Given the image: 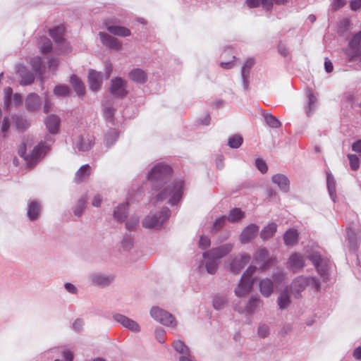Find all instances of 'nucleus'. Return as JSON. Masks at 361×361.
I'll return each mask as SVG.
<instances>
[{
    "instance_id": "f257e3e1",
    "label": "nucleus",
    "mask_w": 361,
    "mask_h": 361,
    "mask_svg": "<svg viewBox=\"0 0 361 361\" xmlns=\"http://www.w3.org/2000/svg\"><path fill=\"white\" fill-rule=\"evenodd\" d=\"M171 168L167 165L157 164L148 174V179L155 190H161L156 196L157 202L168 200L171 204H176L181 198L183 183L176 180L169 183L171 177Z\"/></svg>"
},
{
    "instance_id": "f03ea898",
    "label": "nucleus",
    "mask_w": 361,
    "mask_h": 361,
    "mask_svg": "<svg viewBox=\"0 0 361 361\" xmlns=\"http://www.w3.org/2000/svg\"><path fill=\"white\" fill-rule=\"evenodd\" d=\"M37 47L39 51L45 56L44 60L39 56L32 58L31 59L32 68H56L61 66L58 57L52 54L48 55L53 49L51 41L48 37L44 36L39 37Z\"/></svg>"
},
{
    "instance_id": "7ed1b4c3",
    "label": "nucleus",
    "mask_w": 361,
    "mask_h": 361,
    "mask_svg": "<svg viewBox=\"0 0 361 361\" xmlns=\"http://www.w3.org/2000/svg\"><path fill=\"white\" fill-rule=\"evenodd\" d=\"M64 30L62 27H56L49 30L50 36L55 40L56 46L54 49V54H66L71 51L72 48L68 42L63 39Z\"/></svg>"
},
{
    "instance_id": "20e7f679",
    "label": "nucleus",
    "mask_w": 361,
    "mask_h": 361,
    "mask_svg": "<svg viewBox=\"0 0 361 361\" xmlns=\"http://www.w3.org/2000/svg\"><path fill=\"white\" fill-rule=\"evenodd\" d=\"M255 270V267L250 266L242 276L240 281L235 290V295L238 297H244L250 292L254 283L252 276Z\"/></svg>"
},
{
    "instance_id": "39448f33",
    "label": "nucleus",
    "mask_w": 361,
    "mask_h": 361,
    "mask_svg": "<svg viewBox=\"0 0 361 361\" xmlns=\"http://www.w3.org/2000/svg\"><path fill=\"white\" fill-rule=\"evenodd\" d=\"M332 263L328 259H323L317 255V272L319 273L322 282L329 285L336 281V279L331 276V269Z\"/></svg>"
},
{
    "instance_id": "423d86ee",
    "label": "nucleus",
    "mask_w": 361,
    "mask_h": 361,
    "mask_svg": "<svg viewBox=\"0 0 361 361\" xmlns=\"http://www.w3.org/2000/svg\"><path fill=\"white\" fill-rule=\"evenodd\" d=\"M109 89L114 97L118 98H123L128 93L127 82L121 78H113L111 80Z\"/></svg>"
},
{
    "instance_id": "0eeeda50",
    "label": "nucleus",
    "mask_w": 361,
    "mask_h": 361,
    "mask_svg": "<svg viewBox=\"0 0 361 361\" xmlns=\"http://www.w3.org/2000/svg\"><path fill=\"white\" fill-rule=\"evenodd\" d=\"M150 314L152 317L166 326H175V319L173 315L159 307H153L151 310Z\"/></svg>"
},
{
    "instance_id": "6e6552de",
    "label": "nucleus",
    "mask_w": 361,
    "mask_h": 361,
    "mask_svg": "<svg viewBox=\"0 0 361 361\" xmlns=\"http://www.w3.org/2000/svg\"><path fill=\"white\" fill-rule=\"evenodd\" d=\"M47 146L44 143H39L32 150L31 154L25 157V161L29 167L35 166L37 162L46 154L47 152Z\"/></svg>"
},
{
    "instance_id": "1a4fd4ad",
    "label": "nucleus",
    "mask_w": 361,
    "mask_h": 361,
    "mask_svg": "<svg viewBox=\"0 0 361 361\" xmlns=\"http://www.w3.org/2000/svg\"><path fill=\"white\" fill-rule=\"evenodd\" d=\"M232 249L233 245L231 244H226L221 247L205 252L203 254V257L211 259H219L231 252Z\"/></svg>"
},
{
    "instance_id": "9d476101",
    "label": "nucleus",
    "mask_w": 361,
    "mask_h": 361,
    "mask_svg": "<svg viewBox=\"0 0 361 361\" xmlns=\"http://www.w3.org/2000/svg\"><path fill=\"white\" fill-rule=\"evenodd\" d=\"M98 35L101 42L106 48L118 50L122 46V42L118 39L106 32H100Z\"/></svg>"
},
{
    "instance_id": "9b49d317",
    "label": "nucleus",
    "mask_w": 361,
    "mask_h": 361,
    "mask_svg": "<svg viewBox=\"0 0 361 361\" xmlns=\"http://www.w3.org/2000/svg\"><path fill=\"white\" fill-rule=\"evenodd\" d=\"M250 260V256L247 254H243L233 259L229 265L231 271L235 274L239 273L243 268L248 264Z\"/></svg>"
},
{
    "instance_id": "f8f14e48",
    "label": "nucleus",
    "mask_w": 361,
    "mask_h": 361,
    "mask_svg": "<svg viewBox=\"0 0 361 361\" xmlns=\"http://www.w3.org/2000/svg\"><path fill=\"white\" fill-rule=\"evenodd\" d=\"M286 264L288 269L295 272L305 266L304 257L297 252L293 253L290 256Z\"/></svg>"
},
{
    "instance_id": "ddd939ff",
    "label": "nucleus",
    "mask_w": 361,
    "mask_h": 361,
    "mask_svg": "<svg viewBox=\"0 0 361 361\" xmlns=\"http://www.w3.org/2000/svg\"><path fill=\"white\" fill-rule=\"evenodd\" d=\"M88 80L90 89L95 92L101 87L103 78L100 73L92 69L89 73Z\"/></svg>"
},
{
    "instance_id": "4468645a",
    "label": "nucleus",
    "mask_w": 361,
    "mask_h": 361,
    "mask_svg": "<svg viewBox=\"0 0 361 361\" xmlns=\"http://www.w3.org/2000/svg\"><path fill=\"white\" fill-rule=\"evenodd\" d=\"M259 231V227L255 224H250L247 226L240 235V240L243 243H248L253 239Z\"/></svg>"
},
{
    "instance_id": "2eb2a0df",
    "label": "nucleus",
    "mask_w": 361,
    "mask_h": 361,
    "mask_svg": "<svg viewBox=\"0 0 361 361\" xmlns=\"http://www.w3.org/2000/svg\"><path fill=\"white\" fill-rule=\"evenodd\" d=\"M25 106L29 111H35L41 106L40 97L35 93L29 94L25 99Z\"/></svg>"
},
{
    "instance_id": "dca6fc26",
    "label": "nucleus",
    "mask_w": 361,
    "mask_h": 361,
    "mask_svg": "<svg viewBox=\"0 0 361 361\" xmlns=\"http://www.w3.org/2000/svg\"><path fill=\"white\" fill-rule=\"evenodd\" d=\"M60 122L59 117L54 114L47 116L44 121L47 130L51 134L58 133Z\"/></svg>"
},
{
    "instance_id": "f3484780",
    "label": "nucleus",
    "mask_w": 361,
    "mask_h": 361,
    "mask_svg": "<svg viewBox=\"0 0 361 361\" xmlns=\"http://www.w3.org/2000/svg\"><path fill=\"white\" fill-rule=\"evenodd\" d=\"M114 319L116 322L121 323L123 326L130 330L134 331H138L140 330L139 325L135 322L124 315L116 314L114 316Z\"/></svg>"
},
{
    "instance_id": "a211bd4d",
    "label": "nucleus",
    "mask_w": 361,
    "mask_h": 361,
    "mask_svg": "<svg viewBox=\"0 0 361 361\" xmlns=\"http://www.w3.org/2000/svg\"><path fill=\"white\" fill-rule=\"evenodd\" d=\"M94 144V138L92 135H87L81 136L79 140L78 146L81 151L89 150Z\"/></svg>"
},
{
    "instance_id": "6ab92c4d",
    "label": "nucleus",
    "mask_w": 361,
    "mask_h": 361,
    "mask_svg": "<svg viewBox=\"0 0 361 361\" xmlns=\"http://www.w3.org/2000/svg\"><path fill=\"white\" fill-rule=\"evenodd\" d=\"M307 286V280L304 277H298L295 279L291 283V290L293 294L298 295Z\"/></svg>"
},
{
    "instance_id": "aec40b11",
    "label": "nucleus",
    "mask_w": 361,
    "mask_h": 361,
    "mask_svg": "<svg viewBox=\"0 0 361 361\" xmlns=\"http://www.w3.org/2000/svg\"><path fill=\"white\" fill-rule=\"evenodd\" d=\"M284 243L286 245H293L298 243V233L294 228L288 229L283 235Z\"/></svg>"
},
{
    "instance_id": "412c9836",
    "label": "nucleus",
    "mask_w": 361,
    "mask_h": 361,
    "mask_svg": "<svg viewBox=\"0 0 361 361\" xmlns=\"http://www.w3.org/2000/svg\"><path fill=\"white\" fill-rule=\"evenodd\" d=\"M91 173V167L88 164L82 166L76 172L75 180L76 183L83 182Z\"/></svg>"
},
{
    "instance_id": "4be33fe9",
    "label": "nucleus",
    "mask_w": 361,
    "mask_h": 361,
    "mask_svg": "<svg viewBox=\"0 0 361 361\" xmlns=\"http://www.w3.org/2000/svg\"><path fill=\"white\" fill-rule=\"evenodd\" d=\"M107 30L111 34L120 37H128L131 34L128 28L123 26L109 25L107 26Z\"/></svg>"
},
{
    "instance_id": "5701e85b",
    "label": "nucleus",
    "mask_w": 361,
    "mask_h": 361,
    "mask_svg": "<svg viewBox=\"0 0 361 361\" xmlns=\"http://www.w3.org/2000/svg\"><path fill=\"white\" fill-rule=\"evenodd\" d=\"M17 73L21 77L20 84L21 85H28L33 82L35 76L32 73L27 71V69H18Z\"/></svg>"
},
{
    "instance_id": "b1692460",
    "label": "nucleus",
    "mask_w": 361,
    "mask_h": 361,
    "mask_svg": "<svg viewBox=\"0 0 361 361\" xmlns=\"http://www.w3.org/2000/svg\"><path fill=\"white\" fill-rule=\"evenodd\" d=\"M304 109L305 114L307 117H312L314 116L316 109V97L314 94H309L308 100Z\"/></svg>"
},
{
    "instance_id": "393cba45",
    "label": "nucleus",
    "mask_w": 361,
    "mask_h": 361,
    "mask_svg": "<svg viewBox=\"0 0 361 361\" xmlns=\"http://www.w3.org/2000/svg\"><path fill=\"white\" fill-rule=\"evenodd\" d=\"M277 231V225L275 223L269 224L260 233V237L262 240H268L274 236Z\"/></svg>"
},
{
    "instance_id": "a878e982",
    "label": "nucleus",
    "mask_w": 361,
    "mask_h": 361,
    "mask_svg": "<svg viewBox=\"0 0 361 361\" xmlns=\"http://www.w3.org/2000/svg\"><path fill=\"white\" fill-rule=\"evenodd\" d=\"M274 183L279 185V187L283 191L286 192L289 188V180L284 175L276 174L272 177Z\"/></svg>"
},
{
    "instance_id": "bb28decb",
    "label": "nucleus",
    "mask_w": 361,
    "mask_h": 361,
    "mask_svg": "<svg viewBox=\"0 0 361 361\" xmlns=\"http://www.w3.org/2000/svg\"><path fill=\"white\" fill-rule=\"evenodd\" d=\"M259 290L264 296L269 297L273 292V283L271 280L269 279L262 280L259 282Z\"/></svg>"
},
{
    "instance_id": "cd10ccee",
    "label": "nucleus",
    "mask_w": 361,
    "mask_h": 361,
    "mask_svg": "<svg viewBox=\"0 0 361 361\" xmlns=\"http://www.w3.org/2000/svg\"><path fill=\"white\" fill-rule=\"evenodd\" d=\"M130 78L137 82L143 83L147 80V74L142 69H133L129 73Z\"/></svg>"
},
{
    "instance_id": "c85d7f7f",
    "label": "nucleus",
    "mask_w": 361,
    "mask_h": 361,
    "mask_svg": "<svg viewBox=\"0 0 361 361\" xmlns=\"http://www.w3.org/2000/svg\"><path fill=\"white\" fill-rule=\"evenodd\" d=\"M71 82L78 96H83L85 93V87L82 82L75 75L71 78Z\"/></svg>"
},
{
    "instance_id": "c756f323",
    "label": "nucleus",
    "mask_w": 361,
    "mask_h": 361,
    "mask_svg": "<svg viewBox=\"0 0 361 361\" xmlns=\"http://www.w3.org/2000/svg\"><path fill=\"white\" fill-rule=\"evenodd\" d=\"M87 201V196L83 195L82 196L77 202L76 205L74 207L73 212L74 214L77 216H80L82 214L83 210L86 207Z\"/></svg>"
},
{
    "instance_id": "7c9ffc66",
    "label": "nucleus",
    "mask_w": 361,
    "mask_h": 361,
    "mask_svg": "<svg viewBox=\"0 0 361 361\" xmlns=\"http://www.w3.org/2000/svg\"><path fill=\"white\" fill-rule=\"evenodd\" d=\"M159 220L156 215H148L142 221V226L147 228H152L157 226Z\"/></svg>"
},
{
    "instance_id": "2f4dec72",
    "label": "nucleus",
    "mask_w": 361,
    "mask_h": 361,
    "mask_svg": "<svg viewBox=\"0 0 361 361\" xmlns=\"http://www.w3.org/2000/svg\"><path fill=\"white\" fill-rule=\"evenodd\" d=\"M128 204H119L114 211V216L118 221H122L126 218Z\"/></svg>"
},
{
    "instance_id": "473e14b6",
    "label": "nucleus",
    "mask_w": 361,
    "mask_h": 361,
    "mask_svg": "<svg viewBox=\"0 0 361 361\" xmlns=\"http://www.w3.org/2000/svg\"><path fill=\"white\" fill-rule=\"evenodd\" d=\"M40 211V207L38 202L32 201L29 206L27 216L30 220H35L37 218Z\"/></svg>"
},
{
    "instance_id": "72a5a7b5",
    "label": "nucleus",
    "mask_w": 361,
    "mask_h": 361,
    "mask_svg": "<svg viewBox=\"0 0 361 361\" xmlns=\"http://www.w3.org/2000/svg\"><path fill=\"white\" fill-rule=\"evenodd\" d=\"M92 281L95 284L104 287L108 286L113 281V278L102 275H94L92 277Z\"/></svg>"
},
{
    "instance_id": "f704fd0d",
    "label": "nucleus",
    "mask_w": 361,
    "mask_h": 361,
    "mask_svg": "<svg viewBox=\"0 0 361 361\" xmlns=\"http://www.w3.org/2000/svg\"><path fill=\"white\" fill-rule=\"evenodd\" d=\"M173 348L182 354L183 355H188L189 354V348L185 345L183 341L178 340L173 343Z\"/></svg>"
},
{
    "instance_id": "c9c22d12",
    "label": "nucleus",
    "mask_w": 361,
    "mask_h": 361,
    "mask_svg": "<svg viewBox=\"0 0 361 361\" xmlns=\"http://www.w3.org/2000/svg\"><path fill=\"white\" fill-rule=\"evenodd\" d=\"M243 216V212L239 208H234L230 211L228 215V221L235 222Z\"/></svg>"
},
{
    "instance_id": "e433bc0d",
    "label": "nucleus",
    "mask_w": 361,
    "mask_h": 361,
    "mask_svg": "<svg viewBox=\"0 0 361 361\" xmlns=\"http://www.w3.org/2000/svg\"><path fill=\"white\" fill-rule=\"evenodd\" d=\"M15 122L17 129L21 131L25 130L30 126V122L22 116H17Z\"/></svg>"
},
{
    "instance_id": "4c0bfd02",
    "label": "nucleus",
    "mask_w": 361,
    "mask_h": 361,
    "mask_svg": "<svg viewBox=\"0 0 361 361\" xmlns=\"http://www.w3.org/2000/svg\"><path fill=\"white\" fill-rule=\"evenodd\" d=\"M264 116L266 123L271 128H276L281 126V122L273 115L270 114H264Z\"/></svg>"
},
{
    "instance_id": "58836bf2",
    "label": "nucleus",
    "mask_w": 361,
    "mask_h": 361,
    "mask_svg": "<svg viewBox=\"0 0 361 361\" xmlns=\"http://www.w3.org/2000/svg\"><path fill=\"white\" fill-rule=\"evenodd\" d=\"M290 303L289 296L287 290L282 292L278 298V304L280 309H284L288 307Z\"/></svg>"
},
{
    "instance_id": "ea45409f",
    "label": "nucleus",
    "mask_w": 361,
    "mask_h": 361,
    "mask_svg": "<svg viewBox=\"0 0 361 361\" xmlns=\"http://www.w3.org/2000/svg\"><path fill=\"white\" fill-rule=\"evenodd\" d=\"M243 137L240 135L231 136L228 141V145L231 148H238L243 143Z\"/></svg>"
},
{
    "instance_id": "a19ab883",
    "label": "nucleus",
    "mask_w": 361,
    "mask_h": 361,
    "mask_svg": "<svg viewBox=\"0 0 361 361\" xmlns=\"http://www.w3.org/2000/svg\"><path fill=\"white\" fill-rule=\"evenodd\" d=\"M361 41V30L357 32L352 39L350 41L349 47L355 51L356 54H357V48L359 46Z\"/></svg>"
},
{
    "instance_id": "79ce46f5",
    "label": "nucleus",
    "mask_w": 361,
    "mask_h": 361,
    "mask_svg": "<svg viewBox=\"0 0 361 361\" xmlns=\"http://www.w3.org/2000/svg\"><path fill=\"white\" fill-rule=\"evenodd\" d=\"M226 303L227 299L224 296H216L213 301V305L216 310L222 309Z\"/></svg>"
},
{
    "instance_id": "37998d69",
    "label": "nucleus",
    "mask_w": 361,
    "mask_h": 361,
    "mask_svg": "<svg viewBox=\"0 0 361 361\" xmlns=\"http://www.w3.org/2000/svg\"><path fill=\"white\" fill-rule=\"evenodd\" d=\"M13 94V90L11 87H6L4 90V105L6 107H8L10 105H11V97Z\"/></svg>"
},
{
    "instance_id": "c03bdc74",
    "label": "nucleus",
    "mask_w": 361,
    "mask_h": 361,
    "mask_svg": "<svg viewBox=\"0 0 361 361\" xmlns=\"http://www.w3.org/2000/svg\"><path fill=\"white\" fill-rule=\"evenodd\" d=\"M350 169L353 171H356L360 166V160L357 155L355 154H348V155Z\"/></svg>"
},
{
    "instance_id": "a18cd8bd",
    "label": "nucleus",
    "mask_w": 361,
    "mask_h": 361,
    "mask_svg": "<svg viewBox=\"0 0 361 361\" xmlns=\"http://www.w3.org/2000/svg\"><path fill=\"white\" fill-rule=\"evenodd\" d=\"M268 256V251L265 248H259L255 255V259L257 262H262Z\"/></svg>"
},
{
    "instance_id": "49530a36",
    "label": "nucleus",
    "mask_w": 361,
    "mask_h": 361,
    "mask_svg": "<svg viewBox=\"0 0 361 361\" xmlns=\"http://www.w3.org/2000/svg\"><path fill=\"white\" fill-rule=\"evenodd\" d=\"M54 92L57 96H66L69 93V88L66 85H59L54 88Z\"/></svg>"
},
{
    "instance_id": "de8ad7c7",
    "label": "nucleus",
    "mask_w": 361,
    "mask_h": 361,
    "mask_svg": "<svg viewBox=\"0 0 361 361\" xmlns=\"http://www.w3.org/2000/svg\"><path fill=\"white\" fill-rule=\"evenodd\" d=\"M259 303V300H257L256 298H251L249 300V302L245 309V311L247 313H250V312H253Z\"/></svg>"
},
{
    "instance_id": "09e8293b",
    "label": "nucleus",
    "mask_w": 361,
    "mask_h": 361,
    "mask_svg": "<svg viewBox=\"0 0 361 361\" xmlns=\"http://www.w3.org/2000/svg\"><path fill=\"white\" fill-rule=\"evenodd\" d=\"M216 260V259H212V261L207 262L206 269L208 273L212 274L216 273L218 268V264Z\"/></svg>"
},
{
    "instance_id": "8fccbe9b",
    "label": "nucleus",
    "mask_w": 361,
    "mask_h": 361,
    "mask_svg": "<svg viewBox=\"0 0 361 361\" xmlns=\"http://www.w3.org/2000/svg\"><path fill=\"white\" fill-rule=\"evenodd\" d=\"M255 165L257 169L262 173H265L268 170L267 164L262 159H257L255 161Z\"/></svg>"
},
{
    "instance_id": "3c124183",
    "label": "nucleus",
    "mask_w": 361,
    "mask_h": 361,
    "mask_svg": "<svg viewBox=\"0 0 361 361\" xmlns=\"http://www.w3.org/2000/svg\"><path fill=\"white\" fill-rule=\"evenodd\" d=\"M116 110L111 107H106L104 110L105 118L109 121H112Z\"/></svg>"
},
{
    "instance_id": "603ef678",
    "label": "nucleus",
    "mask_w": 361,
    "mask_h": 361,
    "mask_svg": "<svg viewBox=\"0 0 361 361\" xmlns=\"http://www.w3.org/2000/svg\"><path fill=\"white\" fill-rule=\"evenodd\" d=\"M210 245V239L207 237L202 235L200 236V240H199V246L203 249L205 250Z\"/></svg>"
},
{
    "instance_id": "864d4df0",
    "label": "nucleus",
    "mask_w": 361,
    "mask_h": 361,
    "mask_svg": "<svg viewBox=\"0 0 361 361\" xmlns=\"http://www.w3.org/2000/svg\"><path fill=\"white\" fill-rule=\"evenodd\" d=\"M327 186H328L329 191L331 194H332L333 192H335V191H336L335 190V186H336L335 180H334V177L329 174L327 176Z\"/></svg>"
},
{
    "instance_id": "5fc2aeb1",
    "label": "nucleus",
    "mask_w": 361,
    "mask_h": 361,
    "mask_svg": "<svg viewBox=\"0 0 361 361\" xmlns=\"http://www.w3.org/2000/svg\"><path fill=\"white\" fill-rule=\"evenodd\" d=\"M225 221H226L225 216H221V217L218 218L217 219H216V221H214V223L213 224V228L215 231H218V230L221 229L224 226Z\"/></svg>"
},
{
    "instance_id": "6e6d98bb",
    "label": "nucleus",
    "mask_w": 361,
    "mask_h": 361,
    "mask_svg": "<svg viewBox=\"0 0 361 361\" xmlns=\"http://www.w3.org/2000/svg\"><path fill=\"white\" fill-rule=\"evenodd\" d=\"M170 210L168 208H163L160 212L159 216L158 217L159 221H161V224L166 220L170 216Z\"/></svg>"
},
{
    "instance_id": "4d7b16f0",
    "label": "nucleus",
    "mask_w": 361,
    "mask_h": 361,
    "mask_svg": "<svg viewBox=\"0 0 361 361\" xmlns=\"http://www.w3.org/2000/svg\"><path fill=\"white\" fill-rule=\"evenodd\" d=\"M269 334V328L267 325L262 324L259 326L258 328V335L264 338Z\"/></svg>"
},
{
    "instance_id": "13d9d810",
    "label": "nucleus",
    "mask_w": 361,
    "mask_h": 361,
    "mask_svg": "<svg viewBox=\"0 0 361 361\" xmlns=\"http://www.w3.org/2000/svg\"><path fill=\"white\" fill-rule=\"evenodd\" d=\"M18 106L22 104V97L20 94L16 93L11 97V104Z\"/></svg>"
},
{
    "instance_id": "bf43d9fd",
    "label": "nucleus",
    "mask_w": 361,
    "mask_h": 361,
    "mask_svg": "<svg viewBox=\"0 0 361 361\" xmlns=\"http://www.w3.org/2000/svg\"><path fill=\"white\" fill-rule=\"evenodd\" d=\"M164 334H165V331L162 329H157L155 331V336H156L157 339L159 341V342H160V343L164 342Z\"/></svg>"
},
{
    "instance_id": "052dcab7",
    "label": "nucleus",
    "mask_w": 361,
    "mask_h": 361,
    "mask_svg": "<svg viewBox=\"0 0 361 361\" xmlns=\"http://www.w3.org/2000/svg\"><path fill=\"white\" fill-rule=\"evenodd\" d=\"M274 2V0H261L260 4H262V6L264 9L269 11L271 8Z\"/></svg>"
},
{
    "instance_id": "680f3d73",
    "label": "nucleus",
    "mask_w": 361,
    "mask_h": 361,
    "mask_svg": "<svg viewBox=\"0 0 361 361\" xmlns=\"http://www.w3.org/2000/svg\"><path fill=\"white\" fill-rule=\"evenodd\" d=\"M261 0H246L245 4L247 7L252 8L259 6Z\"/></svg>"
},
{
    "instance_id": "e2e57ef3",
    "label": "nucleus",
    "mask_w": 361,
    "mask_h": 361,
    "mask_svg": "<svg viewBox=\"0 0 361 361\" xmlns=\"http://www.w3.org/2000/svg\"><path fill=\"white\" fill-rule=\"evenodd\" d=\"M18 153L19 156L23 157L24 159L25 157H27V155H26V145L25 143L20 145Z\"/></svg>"
},
{
    "instance_id": "0e129e2a",
    "label": "nucleus",
    "mask_w": 361,
    "mask_h": 361,
    "mask_svg": "<svg viewBox=\"0 0 361 361\" xmlns=\"http://www.w3.org/2000/svg\"><path fill=\"white\" fill-rule=\"evenodd\" d=\"M102 202V200L101 196L99 195H97L94 197L92 202V204L94 207H99L101 206Z\"/></svg>"
},
{
    "instance_id": "69168bd1",
    "label": "nucleus",
    "mask_w": 361,
    "mask_h": 361,
    "mask_svg": "<svg viewBox=\"0 0 361 361\" xmlns=\"http://www.w3.org/2000/svg\"><path fill=\"white\" fill-rule=\"evenodd\" d=\"M137 225H138L137 219L130 220V221H127V223H126V227L128 230L133 229Z\"/></svg>"
},
{
    "instance_id": "338daca9",
    "label": "nucleus",
    "mask_w": 361,
    "mask_h": 361,
    "mask_svg": "<svg viewBox=\"0 0 361 361\" xmlns=\"http://www.w3.org/2000/svg\"><path fill=\"white\" fill-rule=\"evenodd\" d=\"M350 7L352 10H357L361 7V0H353L350 2Z\"/></svg>"
},
{
    "instance_id": "774afa93",
    "label": "nucleus",
    "mask_w": 361,
    "mask_h": 361,
    "mask_svg": "<svg viewBox=\"0 0 361 361\" xmlns=\"http://www.w3.org/2000/svg\"><path fill=\"white\" fill-rule=\"evenodd\" d=\"M352 149L356 152H361V139L353 144Z\"/></svg>"
}]
</instances>
